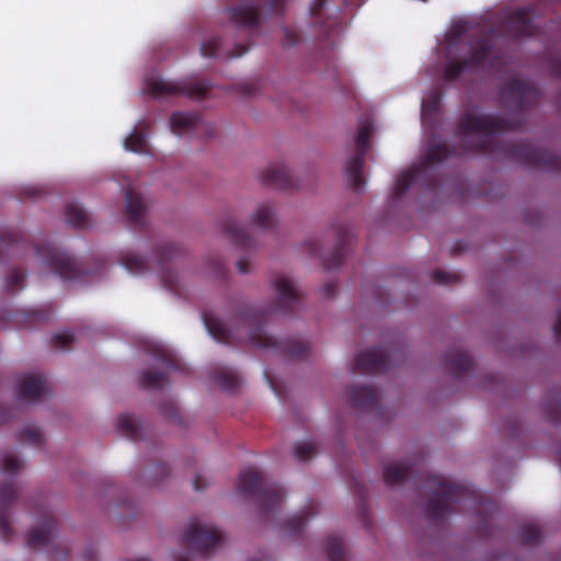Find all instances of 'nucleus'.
I'll return each mask as SVG.
<instances>
[{
  "label": "nucleus",
  "instance_id": "nucleus-1",
  "mask_svg": "<svg viewBox=\"0 0 561 561\" xmlns=\"http://www.w3.org/2000/svg\"><path fill=\"white\" fill-rule=\"evenodd\" d=\"M524 124L525 121L519 116L505 118L496 115L465 113L457 124L461 133L459 147L448 148L445 144L428 145L426 156L419 167L414 171L403 172L397 179L392 192L393 198L400 199L414 183L421 184L428 191L436 190L442 182L434 178L435 164L454 156L484 153L510 159L529 168L558 170L561 167V158L546 149L534 147L525 141H495V135L519 129Z\"/></svg>",
  "mask_w": 561,
  "mask_h": 561
},
{
  "label": "nucleus",
  "instance_id": "nucleus-2",
  "mask_svg": "<svg viewBox=\"0 0 561 561\" xmlns=\"http://www.w3.org/2000/svg\"><path fill=\"white\" fill-rule=\"evenodd\" d=\"M421 482L422 492L428 495L424 511L431 522L440 523L454 512H473L477 515L478 535H495L499 508L489 497L440 476L426 474L421 478Z\"/></svg>",
  "mask_w": 561,
  "mask_h": 561
},
{
  "label": "nucleus",
  "instance_id": "nucleus-3",
  "mask_svg": "<svg viewBox=\"0 0 561 561\" xmlns=\"http://www.w3.org/2000/svg\"><path fill=\"white\" fill-rule=\"evenodd\" d=\"M238 491L248 497L256 496L260 514L265 517L278 512L285 499L279 484L267 482L262 472L252 468L240 472Z\"/></svg>",
  "mask_w": 561,
  "mask_h": 561
},
{
  "label": "nucleus",
  "instance_id": "nucleus-4",
  "mask_svg": "<svg viewBox=\"0 0 561 561\" xmlns=\"http://www.w3.org/2000/svg\"><path fill=\"white\" fill-rule=\"evenodd\" d=\"M266 319V312L260 311L253 313L251 317L245 313L242 316V321L247 324L251 322L259 324L257 327L251 328L249 330V341L252 346L271 350L277 354L284 355L289 358H306L309 355V346L298 340L287 339V340H276L275 337L267 335L261 324Z\"/></svg>",
  "mask_w": 561,
  "mask_h": 561
},
{
  "label": "nucleus",
  "instance_id": "nucleus-5",
  "mask_svg": "<svg viewBox=\"0 0 561 561\" xmlns=\"http://www.w3.org/2000/svg\"><path fill=\"white\" fill-rule=\"evenodd\" d=\"M224 540L222 534L215 527L202 523L197 517L191 519L182 537V546L188 550L176 556L175 561H191V554L209 556Z\"/></svg>",
  "mask_w": 561,
  "mask_h": 561
},
{
  "label": "nucleus",
  "instance_id": "nucleus-6",
  "mask_svg": "<svg viewBox=\"0 0 561 561\" xmlns=\"http://www.w3.org/2000/svg\"><path fill=\"white\" fill-rule=\"evenodd\" d=\"M541 99L540 90L531 82L520 78H511L500 90L501 105L519 115L536 106Z\"/></svg>",
  "mask_w": 561,
  "mask_h": 561
},
{
  "label": "nucleus",
  "instance_id": "nucleus-7",
  "mask_svg": "<svg viewBox=\"0 0 561 561\" xmlns=\"http://www.w3.org/2000/svg\"><path fill=\"white\" fill-rule=\"evenodd\" d=\"M539 14H542V11L533 4L523 8H507V13L500 22V28L510 39L539 35Z\"/></svg>",
  "mask_w": 561,
  "mask_h": 561
},
{
  "label": "nucleus",
  "instance_id": "nucleus-8",
  "mask_svg": "<svg viewBox=\"0 0 561 561\" xmlns=\"http://www.w3.org/2000/svg\"><path fill=\"white\" fill-rule=\"evenodd\" d=\"M287 0H241L226 13L238 28L253 30L260 23L261 11L266 8L272 15L283 14Z\"/></svg>",
  "mask_w": 561,
  "mask_h": 561
},
{
  "label": "nucleus",
  "instance_id": "nucleus-9",
  "mask_svg": "<svg viewBox=\"0 0 561 561\" xmlns=\"http://www.w3.org/2000/svg\"><path fill=\"white\" fill-rule=\"evenodd\" d=\"M371 134L373 125L369 121H365L359 124L357 135L355 137V153L345 164L348 185L356 192H360L364 188L365 180L363 176V169L366 153L370 148Z\"/></svg>",
  "mask_w": 561,
  "mask_h": 561
},
{
  "label": "nucleus",
  "instance_id": "nucleus-10",
  "mask_svg": "<svg viewBox=\"0 0 561 561\" xmlns=\"http://www.w3.org/2000/svg\"><path fill=\"white\" fill-rule=\"evenodd\" d=\"M371 134L373 125L369 121H365L359 124L357 135L355 137V153L345 164L348 185L356 192H360L364 188L365 180L363 176V169L366 153L370 148Z\"/></svg>",
  "mask_w": 561,
  "mask_h": 561
},
{
  "label": "nucleus",
  "instance_id": "nucleus-11",
  "mask_svg": "<svg viewBox=\"0 0 561 561\" xmlns=\"http://www.w3.org/2000/svg\"><path fill=\"white\" fill-rule=\"evenodd\" d=\"M37 257L56 275L66 280L78 279L83 271L78 262L68 253L49 243H38L35 247Z\"/></svg>",
  "mask_w": 561,
  "mask_h": 561
},
{
  "label": "nucleus",
  "instance_id": "nucleus-12",
  "mask_svg": "<svg viewBox=\"0 0 561 561\" xmlns=\"http://www.w3.org/2000/svg\"><path fill=\"white\" fill-rule=\"evenodd\" d=\"M149 92L153 96L186 95L191 99H202L209 91L206 81L172 82L160 78L147 80Z\"/></svg>",
  "mask_w": 561,
  "mask_h": 561
},
{
  "label": "nucleus",
  "instance_id": "nucleus-13",
  "mask_svg": "<svg viewBox=\"0 0 561 561\" xmlns=\"http://www.w3.org/2000/svg\"><path fill=\"white\" fill-rule=\"evenodd\" d=\"M170 128L178 136L195 135L206 138L215 136V127L194 113H173L170 118Z\"/></svg>",
  "mask_w": 561,
  "mask_h": 561
},
{
  "label": "nucleus",
  "instance_id": "nucleus-14",
  "mask_svg": "<svg viewBox=\"0 0 561 561\" xmlns=\"http://www.w3.org/2000/svg\"><path fill=\"white\" fill-rule=\"evenodd\" d=\"M273 287L277 291V299L268 312L294 311L301 301V294L286 275H278L273 279Z\"/></svg>",
  "mask_w": 561,
  "mask_h": 561
},
{
  "label": "nucleus",
  "instance_id": "nucleus-15",
  "mask_svg": "<svg viewBox=\"0 0 561 561\" xmlns=\"http://www.w3.org/2000/svg\"><path fill=\"white\" fill-rule=\"evenodd\" d=\"M390 367V358L383 347L376 346L355 357V369L359 374L385 373Z\"/></svg>",
  "mask_w": 561,
  "mask_h": 561
},
{
  "label": "nucleus",
  "instance_id": "nucleus-16",
  "mask_svg": "<svg viewBox=\"0 0 561 561\" xmlns=\"http://www.w3.org/2000/svg\"><path fill=\"white\" fill-rule=\"evenodd\" d=\"M500 34L506 37V35L501 31L499 24L496 27L490 28L488 33L481 35L477 39L469 56L466 58L472 69L481 68L485 65L494 50L495 37Z\"/></svg>",
  "mask_w": 561,
  "mask_h": 561
},
{
  "label": "nucleus",
  "instance_id": "nucleus-17",
  "mask_svg": "<svg viewBox=\"0 0 561 561\" xmlns=\"http://www.w3.org/2000/svg\"><path fill=\"white\" fill-rule=\"evenodd\" d=\"M56 520L50 511H43L41 525L32 528L27 534L26 543L31 549L48 548L55 540Z\"/></svg>",
  "mask_w": 561,
  "mask_h": 561
},
{
  "label": "nucleus",
  "instance_id": "nucleus-18",
  "mask_svg": "<svg viewBox=\"0 0 561 561\" xmlns=\"http://www.w3.org/2000/svg\"><path fill=\"white\" fill-rule=\"evenodd\" d=\"M19 494L20 490L13 480L0 484V536L4 540L12 534L9 520L10 508L18 500Z\"/></svg>",
  "mask_w": 561,
  "mask_h": 561
},
{
  "label": "nucleus",
  "instance_id": "nucleus-19",
  "mask_svg": "<svg viewBox=\"0 0 561 561\" xmlns=\"http://www.w3.org/2000/svg\"><path fill=\"white\" fill-rule=\"evenodd\" d=\"M48 382L42 374L24 375L18 386V397L23 401L38 402L48 393Z\"/></svg>",
  "mask_w": 561,
  "mask_h": 561
},
{
  "label": "nucleus",
  "instance_id": "nucleus-20",
  "mask_svg": "<svg viewBox=\"0 0 561 561\" xmlns=\"http://www.w3.org/2000/svg\"><path fill=\"white\" fill-rule=\"evenodd\" d=\"M336 244L329 255L322 257L323 267L332 271L342 266L348 248L351 247L353 234L346 225H341L336 228Z\"/></svg>",
  "mask_w": 561,
  "mask_h": 561
},
{
  "label": "nucleus",
  "instance_id": "nucleus-21",
  "mask_svg": "<svg viewBox=\"0 0 561 561\" xmlns=\"http://www.w3.org/2000/svg\"><path fill=\"white\" fill-rule=\"evenodd\" d=\"M261 181L264 185L276 190H294L299 187L283 163L271 164L262 172Z\"/></svg>",
  "mask_w": 561,
  "mask_h": 561
},
{
  "label": "nucleus",
  "instance_id": "nucleus-22",
  "mask_svg": "<svg viewBox=\"0 0 561 561\" xmlns=\"http://www.w3.org/2000/svg\"><path fill=\"white\" fill-rule=\"evenodd\" d=\"M352 405L358 410L371 411L379 407L380 394L371 386H353L348 390Z\"/></svg>",
  "mask_w": 561,
  "mask_h": 561
},
{
  "label": "nucleus",
  "instance_id": "nucleus-23",
  "mask_svg": "<svg viewBox=\"0 0 561 561\" xmlns=\"http://www.w3.org/2000/svg\"><path fill=\"white\" fill-rule=\"evenodd\" d=\"M444 365L457 378L467 375L474 369L473 359L465 351L459 348L448 350L444 356Z\"/></svg>",
  "mask_w": 561,
  "mask_h": 561
},
{
  "label": "nucleus",
  "instance_id": "nucleus-24",
  "mask_svg": "<svg viewBox=\"0 0 561 561\" xmlns=\"http://www.w3.org/2000/svg\"><path fill=\"white\" fill-rule=\"evenodd\" d=\"M126 214L130 225L140 227L145 222L146 204L142 197L131 188L126 190L125 194Z\"/></svg>",
  "mask_w": 561,
  "mask_h": 561
},
{
  "label": "nucleus",
  "instance_id": "nucleus-25",
  "mask_svg": "<svg viewBox=\"0 0 561 561\" xmlns=\"http://www.w3.org/2000/svg\"><path fill=\"white\" fill-rule=\"evenodd\" d=\"M222 228L230 240L239 248L248 249L255 245L249 233L232 217H227L222 221Z\"/></svg>",
  "mask_w": 561,
  "mask_h": 561
},
{
  "label": "nucleus",
  "instance_id": "nucleus-26",
  "mask_svg": "<svg viewBox=\"0 0 561 561\" xmlns=\"http://www.w3.org/2000/svg\"><path fill=\"white\" fill-rule=\"evenodd\" d=\"M203 321L208 333L218 342L229 344L232 341V333L218 318L211 313L203 312Z\"/></svg>",
  "mask_w": 561,
  "mask_h": 561
},
{
  "label": "nucleus",
  "instance_id": "nucleus-27",
  "mask_svg": "<svg viewBox=\"0 0 561 561\" xmlns=\"http://www.w3.org/2000/svg\"><path fill=\"white\" fill-rule=\"evenodd\" d=\"M149 128V123L140 122L131 134L125 138L124 147L125 149L136 152L144 153L148 149L147 135L144 133Z\"/></svg>",
  "mask_w": 561,
  "mask_h": 561
},
{
  "label": "nucleus",
  "instance_id": "nucleus-28",
  "mask_svg": "<svg viewBox=\"0 0 561 561\" xmlns=\"http://www.w3.org/2000/svg\"><path fill=\"white\" fill-rule=\"evenodd\" d=\"M318 514L314 503L308 506L299 514L294 515L285 520V528L289 535H298L305 528L307 522Z\"/></svg>",
  "mask_w": 561,
  "mask_h": 561
},
{
  "label": "nucleus",
  "instance_id": "nucleus-29",
  "mask_svg": "<svg viewBox=\"0 0 561 561\" xmlns=\"http://www.w3.org/2000/svg\"><path fill=\"white\" fill-rule=\"evenodd\" d=\"M412 471V468L404 463H387L383 467V481L387 485L400 484L410 478Z\"/></svg>",
  "mask_w": 561,
  "mask_h": 561
},
{
  "label": "nucleus",
  "instance_id": "nucleus-30",
  "mask_svg": "<svg viewBox=\"0 0 561 561\" xmlns=\"http://www.w3.org/2000/svg\"><path fill=\"white\" fill-rule=\"evenodd\" d=\"M252 224L260 230L274 228L276 224L274 208L271 204H261L252 216Z\"/></svg>",
  "mask_w": 561,
  "mask_h": 561
},
{
  "label": "nucleus",
  "instance_id": "nucleus-31",
  "mask_svg": "<svg viewBox=\"0 0 561 561\" xmlns=\"http://www.w3.org/2000/svg\"><path fill=\"white\" fill-rule=\"evenodd\" d=\"M116 425L117 430L130 440L141 439L142 427L130 414H121Z\"/></svg>",
  "mask_w": 561,
  "mask_h": 561
},
{
  "label": "nucleus",
  "instance_id": "nucleus-32",
  "mask_svg": "<svg viewBox=\"0 0 561 561\" xmlns=\"http://www.w3.org/2000/svg\"><path fill=\"white\" fill-rule=\"evenodd\" d=\"M214 379L218 386L227 392L236 391L240 383V376L230 368H222L214 374Z\"/></svg>",
  "mask_w": 561,
  "mask_h": 561
},
{
  "label": "nucleus",
  "instance_id": "nucleus-33",
  "mask_svg": "<svg viewBox=\"0 0 561 561\" xmlns=\"http://www.w3.org/2000/svg\"><path fill=\"white\" fill-rule=\"evenodd\" d=\"M119 260L130 273L140 274L148 268V261L133 251L122 252Z\"/></svg>",
  "mask_w": 561,
  "mask_h": 561
},
{
  "label": "nucleus",
  "instance_id": "nucleus-34",
  "mask_svg": "<svg viewBox=\"0 0 561 561\" xmlns=\"http://www.w3.org/2000/svg\"><path fill=\"white\" fill-rule=\"evenodd\" d=\"M67 222L76 228H87L90 226L88 213L76 203L66 206Z\"/></svg>",
  "mask_w": 561,
  "mask_h": 561
},
{
  "label": "nucleus",
  "instance_id": "nucleus-35",
  "mask_svg": "<svg viewBox=\"0 0 561 561\" xmlns=\"http://www.w3.org/2000/svg\"><path fill=\"white\" fill-rule=\"evenodd\" d=\"M325 552L329 561H346L347 559L342 538L335 534L327 538Z\"/></svg>",
  "mask_w": 561,
  "mask_h": 561
},
{
  "label": "nucleus",
  "instance_id": "nucleus-36",
  "mask_svg": "<svg viewBox=\"0 0 561 561\" xmlns=\"http://www.w3.org/2000/svg\"><path fill=\"white\" fill-rule=\"evenodd\" d=\"M542 538V530L534 524H524L519 528V539L524 545H539Z\"/></svg>",
  "mask_w": 561,
  "mask_h": 561
},
{
  "label": "nucleus",
  "instance_id": "nucleus-37",
  "mask_svg": "<svg viewBox=\"0 0 561 561\" xmlns=\"http://www.w3.org/2000/svg\"><path fill=\"white\" fill-rule=\"evenodd\" d=\"M472 68L465 59L451 60L446 64L444 71V79L448 82L457 80L465 71H470Z\"/></svg>",
  "mask_w": 561,
  "mask_h": 561
},
{
  "label": "nucleus",
  "instance_id": "nucleus-38",
  "mask_svg": "<svg viewBox=\"0 0 561 561\" xmlns=\"http://www.w3.org/2000/svg\"><path fill=\"white\" fill-rule=\"evenodd\" d=\"M167 382V376L161 371L144 370L140 375V383L145 389H160Z\"/></svg>",
  "mask_w": 561,
  "mask_h": 561
},
{
  "label": "nucleus",
  "instance_id": "nucleus-39",
  "mask_svg": "<svg viewBox=\"0 0 561 561\" xmlns=\"http://www.w3.org/2000/svg\"><path fill=\"white\" fill-rule=\"evenodd\" d=\"M43 440L42 432L35 426H27L19 433V442L23 444L41 446Z\"/></svg>",
  "mask_w": 561,
  "mask_h": 561
},
{
  "label": "nucleus",
  "instance_id": "nucleus-40",
  "mask_svg": "<svg viewBox=\"0 0 561 561\" xmlns=\"http://www.w3.org/2000/svg\"><path fill=\"white\" fill-rule=\"evenodd\" d=\"M23 461L12 453H5L1 460V470L13 477L23 467Z\"/></svg>",
  "mask_w": 561,
  "mask_h": 561
},
{
  "label": "nucleus",
  "instance_id": "nucleus-41",
  "mask_svg": "<svg viewBox=\"0 0 561 561\" xmlns=\"http://www.w3.org/2000/svg\"><path fill=\"white\" fill-rule=\"evenodd\" d=\"M221 42L220 37H211L202 43L201 53L205 57H217L221 54Z\"/></svg>",
  "mask_w": 561,
  "mask_h": 561
},
{
  "label": "nucleus",
  "instance_id": "nucleus-42",
  "mask_svg": "<svg viewBox=\"0 0 561 561\" xmlns=\"http://www.w3.org/2000/svg\"><path fill=\"white\" fill-rule=\"evenodd\" d=\"M442 98L443 95L439 88L430 91L426 99L423 100V112H437L442 102Z\"/></svg>",
  "mask_w": 561,
  "mask_h": 561
},
{
  "label": "nucleus",
  "instance_id": "nucleus-43",
  "mask_svg": "<svg viewBox=\"0 0 561 561\" xmlns=\"http://www.w3.org/2000/svg\"><path fill=\"white\" fill-rule=\"evenodd\" d=\"M432 278L436 284L449 285L458 283L461 279V275L457 272H447L443 270H436L432 274Z\"/></svg>",
  "mask_w": 561,
  "mask_h": 561
},
{
  "label": "nucleus",
  "instance_id": "nucleus-44",
  "mask_svg": "<svg viewBox=\"0 0 561 561\" xmlns=\"http://www.w3.org/2000/svg\"><path fill=\"white\" fill-rule=\"evenodd\" d=\"M179 254H180V249L176 248L175 245H173L171 243L163 244L158 249V263L161 266V268H163L164 264L168 261L178 257Z\"/></svg>",
  "mask_w": 561,
  "mask_h": 561
},
{
  "label": "nucleus",
  "instance_id": "nucleus-45",
  "mask_svg": "<svg viewBox=\"0 0 561 561\" xmlns=\"http://www.w3.org/2000/svg\"><path fill=\"white\" fill-rule=\"evenodd\" d=\"M316 454V447L311 443L302 442L295 445L294 455L299 461H307Z\"/></svg>",
  "mask_w": 561,
  "mask_h": 561
},
{
  "label": "nucleus",
  "instance_id": "nucleus-46",
  "mask_svg": "<svg viewBox=\"0 0 561 561\" xmlns=\"http://www.w3.org/2000/svg\"><path fill=\"white\" fill-rule=\"evenodd\" d=\"M545 416L548 421L557 424L561 419V400L560 398H553L552 402H547L545 405Z\"/></svg>",
  "mask_w": 561,
  "mask_h": 561
},
{
  "label": "nucleus",
  "instance_id": "nucleus-47",
  "mask_svg": "<svg viewBox=\"0 0 561 561\" xmlns=\"http://www.w3.org/2000/svg\"><path fill=\"white\" fill-rule=\"evenodd\" d=\"M160 412L168 421L181 423L179 409L173 401L162 402L160 405Z\"/></svg>",
  "mask_w": 561,
  "mask_h": 561
},
{
  "label": "nucleus",
  "instance_id": "nucleus-48",
  "mask_svg": "<svg viewBox=\"0 0 561 561\" xmlns=\"http://www.w3.org/2000/svg\"><path fill=\"white\" fill-rule=\"evenodd\" d=\"M25 273L20 268H14L7 278L5 286L9 291H15L23 286Z\"/></svg>",
  "mask_w": 561,
  "mask_h": 561
},
{
  "label": "nucleus",
  "instance_id": "nucleus-49",
  "mask_svg": "<svg viewBox=\"0 0 561 561\" xmlns=\"http://www.w3.org/2000/svg\"><path fill=\"white\" fill-rule=\"evenodd\" d=\"M50 311L44 308L32 309L24 312V320L31 323H41L49 319Z\"/></svg>",
  "mask_w": 561,
  "mask_h": 561
},
{
  "label": "nucleus",
  "instance_id": "nucleus-50",
  "mask_svg": "<svg viewBox=\"0 0 561 561\" xmlns=\"http://www.w3.org/2000/svg\"><path fill=\"white\" fill-rule=\"evenodd\" d=\"M73 341V334L68 331L57 333L51 339L53 346L58 350H67Z\"/></svg>",
  "mask_w": 561,
  "mask_h": 561
},
{
  "label": "nucleus",
  "instance_id": "nucleus-51",
  "mask_svg": "<svg viewBox=\"0 0 561 561\" xmlns=\"http://www.w3.org/2000/svg\"><path fill=\"white\" fill-rule=\"evenodd\" d=\"M154 357L170 369L179 368L175 358L161 347L154 350Z\"/></svg>",
  "mask_w": 561,
  "mask_h": 561
},
{
  "label": "nucleus",
  "instance_id": "nucleus-52",
  "mask_svg": "<svg viewBox=\"0 0 561 561\" xmlns=\"http://www.w3.org/2000/svg\"><path fill=\"white\" fill-rule=\"evenodd\" d=\"M261 81L260 80H250L242 82L238 85V90L241 94L245 96H252L255 95L260 89H261Z\"/></svg>",
  "mask_w": 561,
  "mask_h": 561
},
{
  "label": "nucleus",
  "instance_id": "nucleus-53",
  "mask_svg": "<svg viewBox=\"0 0 561 561\" xmlns=\"http://www.w3.org/2000/svg\"><path fill=\"white\" fill-rule=\"evenodd\" d=\"M171 473V469L164 463H157L153 467V478L151 480V484L158 485L162 482L164 477H169Z\"/></svg>",
  "mask_w": 561,
  "mask_h": 561
},
{
  "label": "nucleus",
  "instance_id": "nucleus-54",
  "mask_svg": "<svg viewBox=\"0 0 561 561\" xmlns=\"http://www.w3.org/2000/svg\"><path fill=\"white\" fill-rule=\"evenodd\" d=\"M21 236L13 230H5L0 233V247L8 248L18 243Z\"/></svg>",
  "mask_w": 561,
  "mask_h": 561
},
{
  "label": "nucleus",
  "instance_id": "nucleus-55",
  "mask_svg": "<svg viewBox=\"0 0 561 561\" xmlns=\"http://www.w3.org/2000/svg\"><path fill=\"white\" fill-rule=\"evenodd\" d=\"M357 501L360 507L364 523L366 526H368L367 492L360 488H358L357 491Z\"/></svg>",
  "mask_w": 561,
  "mask_h": 561
},
{
  "label": "nucleus",
  "instance_id": "nucleus-56",
  "mask_svg": "<svg viewBox=\"0 0 561 561\" xmlns=\"http://www.w3.org/2000/svg\"><path fill=\"white\" fill-rule=\"evenodd\" d=\"M284 35V45L286 46H295L299 42V34L296 31L285 28Z\"/></svg>",
  "mask_w": 561,
  "mask_h": 561
},
{
  "label": "nucleus",
  "instance_id": "nucleus-57",
  "mask_svg": "<svg viewBox=\"0 0 561 561\" xmlns=\"http://www.w3.org/2000/svg\"><path fill=\"white\" fill-rule=\"evenodd\" d=\"M505 431L512 437L516 436L519 430V424L516 420H508L504 425Z\"/></svg>",
  "mask_w": 561,
  "mask_h": 561
},
{
  "label": "nucleus",
  "instance_id": "nucleus-58",
  "mask_svg": "<svg viewBox=\"0 0 561 561\" xmlns=\"http://www.w3.org/2000/svg\"><path fill=\"white\" fill-rule=\"evenodd\" d=\"M327 0H313L310 5V14L311 15H319L322 9L324 8Z\"/></svg>",
  "mask_w": 561,
  "mask_h": 561
},
{
  "label": "nucleus",
  "instance_id": "nucleus-59",
  "mask_svg": "<svg viewBox=\"0 0 561 561\" xmlns=\"http://www.w3.org/2000/svg\"><path fill=\"white\" fill-rule=\"evenodd\" d=\"M206 486H207V483H206L205 478L199 473L195 474L194 480H193L194 490L203 491Z\"/></svg>",
  "mask_w": 561,
  "mask_h": 561
},
{
  "label": "nucleus",
  "instance_id": "nucleus-60",
  "mask_svg": "<svg viewBox=\"0 0 561 561\" xmlns=\"http://www.w3.org/2000/svg\"><path fill=\"white\" fill-rule=\"evenodd\" d=\"M336 288H337L336 283H334V282L327 283L322 287L323 295L328 298H331L335 295Z\"/></svg>",
  "mask_w": 561,
  "mask_h": 561
},
{
  "label": "nucleus",
  "instance_id": "nucleus-61",
  "mask_svg": "<svg viewBox=\"0 0 561 561\" xmlns=\"http://www.w3.org/2000/svg\"><path fill=\"white\" fill-rule=\"evenodd\" d=\"M248 49H249L248 45L237 44L236 47H234V50L232 53H228L227 57H229V58L240 57L243 54H245L248 51Z\"/></svg>",
  "mask_w": 561,
  "mask_h": 561
},
{
  "label": "nucleus",
  "instance_id": "nucleus-62",
  "mask_svg": "<svg viewBox=\"0 0 561 561\" xmlns=\"http://www.w3.org/2000/svg\"><path fill=\"white\" fill-rule=\"evenodd\" d=\"M98 551L94 546H89L83 553V558L85 561H96Z\"/></svg>",
  "mask_w": 561,
  "mask_h": 561
},
{
  "label": "nucleus",
  "instance_id": "nucleus-63",
  "mask_svg": "<svg viewBox=\"0 0 561 561\" xmlns=\"http://www.w3.org/2000/svg\"><path fill=\"white\" fill-rule=\"evenodd\" d=\"M24 192H25L26 197L34 198V199L43 194V191L35 186H28L24 190Z\"/></svg>",
  "mask_w": 561,
  "mask_h": 561
},
{
  "label": "nucleus",
  "instance_id": "nucleus-64",
  "mask_svg": "<svg viewBox=\"0 0 561 561\" xmlns=\"http://www.w3.org/2000/svg\"><path fill=\"white\" fill-rule=\"evenodd\" d=\"M237 268L241 274H247L250 271V263L245 259H240L237 262Z\"/></svg>",
  "mask_w": 561,
  "mask_h": 561
}]
</instances>
